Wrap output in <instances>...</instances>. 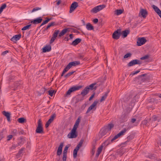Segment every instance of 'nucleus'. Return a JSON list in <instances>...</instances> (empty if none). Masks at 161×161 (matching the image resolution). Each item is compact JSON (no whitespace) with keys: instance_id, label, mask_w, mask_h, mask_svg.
<instances>
[{"instance_id":"nucleus-1","label":"nucleus","mask_w":161,"mask_h":161,"mask_svg":"<svg viewBox=\"0 0 161 161\" xmlns=\"http://www.w3.org/2000/svg\"><path fill=\"white\" fill-rule=\"evenodd\" d=\"M80 118V117L78 118L70 132L68 135V137L69 138H75L77 136V134L76 132V130L79 125Z\"/></svg>"},{"instance_id":"nucleus-2","label":"nucleus","mask_w":161,"mask_h":161,"mask_svg":"<svg viewBox=\"0 0 161 161\" xmlns=\"http://www.w3.org/2000/svg\"><path fill=\"white\" fill-rule=\"evenodd\" d=\"M105 6V5L103 4L98 5L92 9L91 12L94 14L97 13V12L104 8Z\"/></svg>"},{"instance_id":"nucleus-3","label":"nucleus","mask_w":161,"mask_h":161,"mask_svg":"<svg viewBox=\"0 0 161 161\" xmlns=\"http://www.w3.org/2000/svg\"><path fill=\"white\" fill-rule=\"evenodd\" d=\"M80 89V85L73 86L69 89L67 92L66 95V96L69 95L72 92L78 90Z\"/></svg>"},{"instance_id":"nucleus-4","label":"nucleus","mask_w":161,"mask_h":161,"mask_svg":"<svg viewBox=\"0 0 161 161\" xmlns=\"http://www.w3.org/2000/svg\"><path fill=\"white\" fill-rule=\"evenodd\" d=\"M36 132L37 133L43 134L44 131L42 127V123L40 119L38 120V126L36 129Z\"/></svg>"},{"instance_id":"nucleus-5","label":"nucleus","mask_w":161,"mask_h":161,"mask_svg":"<svg viewBox=\"0 0 161 161\" xmlns=\"http://www.w3.org/2000/svg\"><path fill=\"white\" fill-rule=\"evenodd\" d=\"M147 42V40L144 37L139 38L137 40V45L138 46H141Z\"/></svg>"},{"instance_id":"nucleus-6","label":"nucleus","mask_w":161,"mask_h":161,"mask_svg":"<svg viewBox=\"0 0 161 161\" xmlns=\"http://www.w3.org/2000/svg\"><path fill=\"white\" fill-rule=\"evenodd\" d=\"M142 62L138 59H134L131 61L127 64L128 66L130 67L136 64L140 65L142 64Z\"/></svg>"},{"instance_id":"nucleus-7","label":"nucleus","mask_w":161,"mask_h":161,"mask_svg":"<svg viewBox=\"0 0 161 161\" xmlns=\"http://www.w3.org/2000/svg\"><path fill=\"white\" fill-rule=\"evenodd\" d=\"M121 32L120 30H117L115 31L113 34L112 37L113 39L117 40L119 38L121 34Z\"/></svg>"},{"instance_id":"nucleus-8","label":"nucleus","mask_w":161,"mask_h":161,"mask_svg":"<svg viewBox=\"0 0 161 161\" xmlns=\"http://www.w3.org/2000/svg\"><path fill=\"white\" fill-rule=\"evenodd\" d=\"M59 32L60 31L59 30H55L54 32L53 35V36L51 38L50 41V44L52 43L53 42H54L56 38L57 37L58 34H59Z\"/></svg>"},{"instance_id":"nucleus-9","label":"nucleus","mask_w":161,"mask_h":161,"mask_svg":"<svg viewBox=\"0 0 161 161\" xmlns=\"http://www.w3.org/2000/svg\"><path fill=\"white\" fill-rule=\"evenodd\" d=\"M78 6V3L77 2H74L70 6L69 13H72Z\"/></svg>"},{"instance_id":"nucleus-10","label":"nucleus","mask_w":161,"mask_h":161,"mask_svg":"<svg viewBox=\"0 0 161 161\" xmlns=\"http://www.w3.org/2000/svg\"><path fill=\"white\" fill-rule=\"evenodd\" d=\"M42 20V19L41 17H39L36 18L31 21V23L33 24L36 25L41 23Z\"/></svg>"},{"instance_id":"nucleus-11","label":"nucleus","mask_w":161,"mask_h":161,"mask_svg":"<svg viewBox=\"0 0 161 161\" xmlns=\"http://www.w3.org/2000/svg\"><path fill=\"white\" fill-rule=\"evenodd\" d=\"M80 147V141L79 142L78 145L76 147L74 150L73 157L74 158H76L78 151L79 150Z\"/></svg>"},{"instance_id":"nucleus-12","label":"nucleus","mask_w":161,"mask_h":161,"mask_svg":"<svg viewBox=\"0 0 161 161\" xmlns=\"http://www.w3.org/2000/svg\"><path fill=\"white\" fill-rule=\"evenodd\" d=\"M21 34H19L14 36L11 39V40L14 42H16L19 40L21 38Z\"/></svg>"},{"instance_id":"nucleus-13","label":"nucleus","mask_w":161,"mask_h":161,"mask_svg":"<svg viewBox=\"0 0 161 161\" xmlns=\"http://www.w3.org/2000/svg\"><path fill=\"white\" fill-rule=\"evenodd\" d=\"M3 114L6 117L7 120L8 122H10V115L11 114L10 112L4 111L2 112Z\"/></svg>"},{"instance_id":"nucleus-14","label":"nucleus","mask_w":161,"mask_h":161,"mask_svg":"<svg viewBox=\"0 0 161 161\" xmlns=\"http://www.w3.org/2000/svg\"><path fill=\"white\" fill-rule=\"evenodd\" d=\"M139 14H140L144 18H145L147 17L148 13L146 9L141 8Z\"/></svg>"},{"instance_id":"nucleus-15","label":"nucleus","mask_w":161,"mask_h":161,"mask_svg":"<svg viewBox=\"0 0 161 161\" xmlns=\"http://www.w3.org/2000/svg\"><path fill=\"white\" fill-rule=\"evenodd\" d=\"M98 102L97 101H95L89 107L86 113H88L92 109L95 107L96 106Z\"/></svg>"},{"instance_id":"nucleus-16","label":"nucleus","mask_w":161,"mask_h":161,"mask_svg":"<svg viewBox=\"0 0 161 161\" xmlns=\"http://www.w3.org/2000/svg\"><path fill=\"white\" fill-rule=\"evenodd\" d=\"M63 147V143H61L59 147H58V149L57 151V155L58 156H60L62 153V148Z\"/></svg>"},{"instance_id":"nucleus-17","label":"nucleus","mask_w":161,"mask_h":161,"mask_svg":"<svg viewBox=\"0 0 161 161\" xmlns=\"http://www.w3.org/2000/svg\"><path fill=\"white\" fill-rule=\"evenodd\" d=\"M108 132L107 129L104 126L101 129L100 132V134L102 136H104Z\"/></svg>"},{"instance_id":"nucleus-18","label":"nucleus","mask_w":161,"mask_h":161,"mask_svg":"<svg viewBox=\"0 0 161 161\" xmlns=\"http://www.w3.org/2000/svg\"><path fill=\"white\" fill-rule=\"evenodd\" d=\"M89 89H90L89 87H88V86L86 87L81 92V95L83 96L87 95L89 92Z\"/></svg>"},{"instance_id":"nucleus-19","label":"nucleus","mask_w":161,"mask_h":161,"mask_svg":"<svg viewBox=\"0 0 161 161\" xmlns=\"http://www.w3.org/2000/svg\"><path fill=\"white\" fill-rule=\"evenodd\" d=\"M51 50V47L50 45H47L42 48V51L44 53L49 52Z\"/></svg>"},{"instance_id":"nucleus-20","label":"nucleus","mask_w":161,"mask_h":161,"mask_svg":"<svg viewBox=\"0 0 161 161\" xmlns=\"http://www.w3.org/2000/svg\"><path fill=\"white\" fill-rule=\"evenodd\" d=\"M69 28H65L63 30L60 32L59 33L58 37H60L64 36L68 31H69Z\"/></svg>"},{"instance_id":"nucleus-21","label":"nucleus","mask_w":161,"mask_h":161,"mask_svg":"<svg viewBox=\"0 0 161 161\" xmlns=\"http://www.w3.org/2000/svg\"><path fill=\"white\" fill-rule=\"evenodd\" d=\"M112 142H111L110 140V137L107 140L105 141L102 145V146L103 147L104 146H107L108 145L111 143Z\"/></svg>"},{"instance_id":"nucleus-22","label":"nucleus","mask_w":161,"mask_h":161,"mask_svg":"<svg viewBox=\"0 0 161 161\" xmlns=\"http://www.w3.org/2000/svg\"><path fill=\"white\" fill-rule=\"evenodd\" d=\"M114 125L112 123L109 124L107 125L104 126L108 131H111V129L114 127Z\"/></svg>"},{"instance_id":"nucleus-23","label":"nucleus","mask_w":161,"mask_h":161,"mask_svg":"<svg viewBox=\"0 0 161 161\" xmlns=\"http://www.w3.org/2000/svg\"><path fill=\"white\" fill-rule=\"evenodd\" d=\"M130 33L129 30H126L122 32V37L123 38L126 37Z\"/></svg>"},{"instance_id":"nucleus-24","label":"nucleus","mask_w":161,"mask_h":161,"mask_svg":"<svg viewBox=\"0 0 161 161\" xmlns=\"http://www.w3.org/2000/svg\"><path fill=\"white\" fill-rule=\"evenodd\" d=\"M130 127H129L127 129H126V128H124L122 130H121L119 133H118L117 134V135L119 137L120 136L123 135L124 134L126 131L127 130L130 129Z\"/></svg>"},{"instance_id":"nucleus-25","label":"nucleus","mask_w":161,"mask_h":161,"mask_svg":"<svg viewBox=\"0 0 161 161\" xmlns=\"http://www.w3.org/2000/svg\"><path fill=\"white\" fill-rule=\"evenodd\" d=\"M103 146H100L98 148V149L97 151V153L96 154V156L97 157L99 156V154L101 153L102 150L103 149Z\"/></svg>"},{"instance_id":"nucleus-26","label":"nucleus","mask_w":161,"mask_h":161,"mask_svg":"<svg viewBox=\"0 0 161 161\" xmlns=\"http://www.w3.org/2000/svg\"><path fill=\"white\" fill-rule=\"evenodd\" d=\"M80 42V38H77L72 43V44L74 46H75L78 44Z\"/></svg>"},{"instance_id":"nucleus-27","label":"nucleus","mask_w":161,"mask_h":161,"mask_svg":"<svg viewBox=\"0 0 161 161\" xmlns=\"http://www.w3.org/2000/svg\"><path fill=\"white\" fill-rule=\"evenodd\" d=\"M86 28L88 30H92L94 29L93 26L90 23L86 24Z\"/></svg>"},{"instance_id":"nucleus-28","label":"nucleus","mask_w":161,"mask_h":161,"mask_svg":"<svg viewBox=\"0 0 161 161\" xmlns=\"http://www.w3.org/2000/svg\"><path fill=\"white\" fill-rule=\"evenodd\" d=\"M56 23L55 22H52L50 23H49L48 24V25L47 26L46 28L45 29V31L47 30L51 26H53L55 25H56Z\"/></svg>"},{"instance_id":"nucleus-29","label":"nucleus","mask_w":161,"mask_h":161,"mask_svg":"<svg viewBox=\"0 0 161 161\" xmlns=\"http://www.w3.org/2000/svg\"><path fill=\"white\" fill-rule=\"evenodd\" d=\"M108 92H106L104 94L102 97L101 99H100V102H102L104 101L105 99L107 98V97L108 95Z\"/></svg>"},{"instance_id":"nucleus-30","label":"nucleus","mask_w":161,"mask_h":161,"mask_svg":"<svg viewBox=\"0 0 161 161\" xmlns=\"http://www.w3.org/2000/svg\"><path fill=\"white\" fill-rule=\"evenodd\" d=\"M152 7L154 9V10L155 12L158 14V13H159L160 11H161L160 9L156 6L155 5H153L152 6Z\"/></svg>"},{"instance_id":"nucleus-31","label":"nucleus","mask_w":161,"mask_h":161,"mask_svg":"<svg viewBox=\"0 0 161 161\" xmlns=\"http://www.w3.org/2000/svg\"><path fill=\"white\" fill-rule=\"evenodd\" d=\"M72 66H75L80 64V61H74L70 62Z\"/></svg>"},{"instance_id":"nucleus-32","label":"nucleus","mask_w":161,"mask_h":161,"mask_svg":"<svg viewBox=\"0 0 161 161\" xmlns=\"http://www.w3.org/2000/svg\"><path fill=\"white\" fill-rule=\"evenodd\" d=\"M46 19H47L46 20L44 21L42 23L40 27H41L43 25L47 23L51 19V18L49 19L48 18H47Z\"/></svg>"},{"instance_id":"nucleus-33","label":"nucleus","mask_w":161,"mask_h":161,"mask_svg":"<svg viewBox=\"0 0 161 161\" xmlns=\"http://www.w3.org/2000/svg\"><path fill=\"white\" fill-rule=\"evenodd\" d=\"M96 84V83H92L88 86V87H89L90 89L91 90H93L94 89L95 90L97 89V87L96 86L94 87V86Z\"/></svg>"},{"instance_id":"nucleus-34","label":"nucleus","mask_w":161,"mask_h":161,"mask_svg":"<svg viewBox=\"0 0 161 161\" xmlns=\"http://www.w3.org/2000/svg\"><path fill=\"white\" fill-rule=\"evenodd\" d=\"M6 4L5 3L2 5L0 8V14L2 12L3 9L5 8L6 7Z\"/></svg>"},{"instance_id":"nucleus-35","label":"nucleus","mask_w":161,"mask_h":161,"mask_svg":"<svg viewBox=\"0 0 161 161\" xmlns=\"http://www.w3.org/2000/svg\"><path fill=\"white\" fill-rule=\"evenodd\" d=\"M31 25V24H29L25 26L21 30L22 31H25L28 29L30 28Z\"/></svg>"},{"instance_id":"nucleus-36","label":"nucleus","mask_w":161,"mask_h":161,"mask_svg":"<svg viewBox=\"0 0 161 161\" xmlns=\"http://www.w3.org/2000/svg\"><path fill=\"white\" fill-rule=\"evenodd\" d=\"M18 121L20 123H23L25 121V119L24 118H20L18 119Z\"/></svg>"},{"instance_id":"nucleus-37","label":"nucleus","mask_w":161,"mask_h":161,"mask_svg":"<svg viewBox=\"0 0 161 161\" xmlns=\"http://www.w3.org/2000/svg\"><path fill=\"white\" fill-rule=\"evenodd\" d=\"M134 136L133 134H131L127 136V140L128 141V142L130 141L131 140L133 139L134 138Z\"/></svg>"},{"instance_id":"nucleus-38","label":"nucleus","mask_w":161,"mask_h":161,"mask_svg":"<svg viewBox=\"0 0 161 161\" xmlns=\"http://www.w3.org/2000/svg\"><path fill=\"white\" fill-rule=\"evenodd\" d=\"M115 11V14L117 15L123 13V10L121 9H117Z\"/></svg>"},{"instance_id":"nucleus-39","label":"nucleus","mask_w":161,"mask_h":161,"mask_svg":"<svg viewBox=\"0 0 161 161\" xmlns=\"http://www.w3.org/2000/svg\"><path fill=\"white\" fill-rule=\"evenodd\" d=\"M53 120L49 119L47 121V122L45 124V127L46 128H47L50 124L53 122Z\"/></svg>"},{"instance_id":"nucleus-40","label":"nucleus","mask_w":161,"mask_h":161,"mask_svg":"<svg viewBox=\"0 0 161 161\" xmlns=\"http://www.w3.org/2000/svg\"><path fill=\"white\" fill-rule=\"evenodd\" d=\"M48 92V94L51 97H52L55 91L54 90H50Z\"/></svg>"},{"instance_id":"nucleus-41","label":"nucleus","mask_w":161,"mask_h":161,"mask_svg":"<svg viewBox=\"0 0 161 161\" xmlns=\"http://www.w3.org/2000/svg\"><path fill=\"white\" fill-rule=\"evenodd\" d=\"M74 72H75V71H72L71 72H69L67 74H66L65 75L64 77L66 78H67L69 77V76H71L72 74H73V73H74Z\"/></svg>"},{"instance_id":"nucleus-42","label":"nucleus","mask_w":161,"mask_h":161,"mask_svg":"<svg viewBox=\"0 0 161 161\" xmlns=\"http://www.w3.org/2000/svg\"><path fill=\"white\" fill-rule=\"evenodd\" d=\"M20 145V143H18V144L17 145L13 144L12 147L10 148L11 149H15L16 147H18V146Z\"/></svg>"},{"instance_id":"nucleus-43","label":"nucleus","mask_w":161,"mask_h":161,"mask_svg":"<svg viewBox=\"0 0 161 161\" xmlns=\"http://www.w3.org/2000/svg\"><path fill=\"white\" fill-rule=\"evenodd\" d=\"M12 133L13 135L16 136L18 133V132L16 129H14L13 130Z\"/></svg>"},{"instance_id":"nucleus-44","label":"nucleus","mask_w":161,"mask_h":161,"mask_svg":"<svg viewBox=\"0 0 161 161\" xmlns=\"http://www.w3.org/2000/svg\"><path fill=\"white\" fill-rule=\"evenodd\" d=\"M46 91V89L45 88H41V89L39 91V92L40 93V95L44 93Z\"/></svg>"},{"instance_id":"nucleus-45","label":"nucleus","mask_w":161,"mask_h":161,"mask_svg":"<svg viewBox=\"0 0 161 161\" xmlns=\"http://www.w3.org/2000/svg\"><path fill=\"white\" fill-rule=\"evenodd\" d=\"M131 55L132 54L130 53H127L124 55V58H128V57H130Z\"/></svg>"},{"instance_id":"nucleus-46","label":"nucleus","mask_w":161,"mask_h":161,"mask_svg":"<svg viewBox=\"0 0 161 161\" xmlns=\"http://www.w3.org/2000/svg\"><path fill=\"white\" fill-rule=\"evenodd\" d=\"M69 147V146H66L64 148V150L63 151V154H67V150L68 149V148Z\"/></svg>"},{"instance_id":"nucleus-47","label":"nucleus","mask_w":161,"mask_h":161,"mask_svg":"<svg viewBox=\"0 0 161 161\" xmlns=\"http://www.w3.org/2000/svg\"><path fill=\"white\" fill-rule=\"evenodd\" d=\"M149 57V56L148 55H146L145 56H143L141 58V59L142 60H144L145 59H147Z\"/></svg>"},{"instance_id":"nucleus-48","label":"nucleus","mask_w":161,"mask_h":161,"mask_svg":"<svg viewBox=\"0 0 161 161\" xmlns=\"http://www.w3.org/2000/svg\"><path fill=\"white\" fill-rule=\"evenodd\" d=\"M140 71L139 70L136 71H133L132 72L130 75V76H133L135 74H136L140 72Z\"/></svg>"},{"instance_id":"nucleus-49","label":"nucleus","mask_w":161,"mask_h":161,"mask_svg":"<svg viewBox=\"0 0 161 161\" xmlns=\"http://www.w3.org/2000/svg\"><path fill=\"white\" fill-rule=\"evenodd\" d=\"M119 137V136H118L117 134L113 138L110 139L111 142H113L114 140L117 139Z\"/></svg>"},{"instance_id":"nucleus-50","label":"nucleus","mask_w":161,"mask_h":161,"mask_svg":"<svg viewBox=\"0 0 161 161\" xmlns=\"http://www.w3.org/2000/svg\"><path fill=\"white\" fill-rule=\"evenodd\" d=\"M41 9V8H39V7H36V8H33V9L31 11V12H33L35 11H36L37 10H40Z\"/></svg>"},{"instance_id":"nucleus-51","label":"nucleus","mask_w":161,"mask_h":161,"mask_svg":"<svg viewBox=\"0 0 161 161\" xmlns=\"http://www.w3.org/2000/svg\"><path fill=\"white\" fill-rule=\"evenodd\" d=\"M148 123L147 120V119H145L143 120L142 122V124L144 125H146Z\"/></svg>"},{"instance_id":"nucleus-52","label":"nucleus","mask_w":161,"mask_h":161,"mask_svg":"<svg viewBox=\"0 0 161 161\" xmlns=\"http://www.w3.org/2000/svg\"><path fill=\"white\" fill-rule=\"evenodd\" d=\"M56 116V114H53L51 116L50 118L49 119L53 121L54 118H55Z\"/></svg>"},{"instance_id":"nucleus-53","label":"nucleus","mask_w":161,"mask_h":161,"mask_svg":"<svg viewBox=\"0 0 161 161\" xmlns=\"http://www.w3.org/2000/svg\"><path fill=\"white\" fill-rule=\"evenodd\" d=\"M67 158V154L63 153V160L66 161Z\"/></svg>"},{"instance_id":"nucleus-54","label":"nucleus","mask_w":161,"mask_h":161,"mask_svg":"<svg viewBox=\"0 0 161 161\" xmlns=\"http://www.w3.org/2000/svg\"><path fill=\"white\" fill-rule=\"evenodd\" d=\"M95 92H94L92 94V95L90 97L89 99V101H91L92 100V99L94 97V96L95 95Z\"/></svg>"},{"instance_id":"nucleus-55","label":"nucleus","mask_w":161,"mask_h":161,"mask_svg":"<svg viewBox=\"0 0 161 161\" xmlns=\"http://www.w3.org/2000/svg\"><path fill=\"white\" fill-rule=\"evenodd\" d=\"M96 142H95L94 143H93L92 145V149L94 150H95L96 149Z\"/></svg>"},{"instance_id":"nucleus-56","label":"nucleus","mask_w":161,"mask_h":161,"mask_svg":"<svg viewBox=\"0 0 161 161\" xmlns=\"http://www.w3.org/2000/svg\"><path fill=\"white\" fill-rule=\"evenodd\" d=\"M98 20L96 18L93 19V22L95 24H96L98 22Z\"/></svg>"},{"instance_id":"nucleus-57","label":"nucleus","mask_w":161,"mask_h":161,"mask_svg":"<svg viewBox=\"0 0 161 161\" xmlns=\"http://www.w3.org/2000/svg\"><path fill=\"white\" fill-rule=\"evenodd\" d=\"M12 136H13L12 135H8V139L7 140L8 141H9L12 139Z\"/></svg>"},{"instance_id":"nucleus-58","label":"nucleus","mask_w":161,"mask_h":161,"mask_svg":"<svg viewBox=\"0 0 161 161\" xmlns=\"http://www.w3.org/2000/svg\"><path fill=\"white\" fill-rule=\"evenodd\" d=\"M69 69V68L66 66L65 68L64 69L63 71L66 73L67 71H68Z\"/></svg>"},{"instance_id":"nucleus-59","label":"nucleus","mask_w":161,"mask_h":161,"mask_svg":"<svg viewBox=\"0 0 161 161\" xmlns=\"http://www.w3.org/2000/svg\"><path fill=\"white\" fill-rule=\"evenodd\" d=\"M4 137L3 133H0V140H1Z\"/></svg>"},{"instance_id":"nucleus-60","label":"nucleus","mask_w":161,"mask_h":161,"mask_svg":"<svg viewBox=\"0 0 161 161\" xmlns=\"http://www.w3.org/2000/svg\"><path fill=\"white\" fill-rule=\"evenodd\" d=\"M154 121H155L157 120V117L155 115H153L152 117Z\"/></svg>"},{"instance_id":"nucleus-61","label":"nucleus","mask_w":161,"mask_h":161,"mask_svg":"<svg viewBox=\"0 0 161 161\" xmlns=\"http://www.w3.org/2000/svg\"><path fill=\"white\" fill-rule=\"evenodd\" d=\"M8 52V51H7V50L5 51L2 52V55H4Z\"/></svg>"},{"instance_id":"nucleus-62","label":"nucleus","mask_w":161,"mask_h":161,"mask_svg":"<svg viewBox=\"0 0 161 161\" xmlns=\"http://www.w3.org/2000/svg\"><path fill=\"white\" fill-rule=\"evenodd\" d=\"M67 66L69 68V69L72 67L70 62L67 65Z\"/></svg>"},{"instance_id":"nucleus-63","label":"nucleus","mask_w":161,"mask_h":161,"mask_svg":"<svg viewBox=\"0 0 161 161\" xmlns=\"http://www.w3.org/2000/svg\"><path fill=\"white\" fill-rule=\"evenodd\" d=\"M67 66L69 68V69L72 67L70 62L67 65Z\"/></svg>"},{"instance_id":"nucleus-64","label":"nucleus","mask_w":161,"mask_h":161,"mask_svg":"<svg viewBox=\"0 0 161 161\" xmlns=\"http://www.w3.org/2000/svg\"><path fill=\"white\" fill-rule=\"evenodd\" d=\"M136 121V119L135 118H132L131 119V122L132 123H134Z\"/></svg>"}]
</instances>
